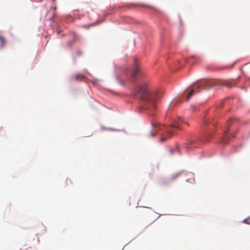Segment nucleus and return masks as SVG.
<instances>
[{"label": "nucleus", "mask_w": 250, "mask_h": 250, "mask_svg": "<svg viewBox=\"0 0 250 250\" xmlns=\"http://www.w3.org/2000/svg\"><path fill=\"white\" fill-rule=\"evenodd\" d=\"M85 78V76L81 74H77L74 76V79L77 82L82 81Z\"/></svg>", "instance_id": "nucleus-6"}, {"label": "nucleus", "mask_w": 250, "mask_h": 250, "mask_svg": "<svg viewBox=\"0 0 250 250\" xmlns=\"http://www.w3.org/2000/svg\"><path fill=\"white\" fill-rule=\"evenodd\" d=\"M0 42L1 47H3L5 45V40L2 37H0Z\"/></svg>", "instance_id": "nucleus-9"}, {"label": "nucleus", "mask_w": 250, "mask_h": 250, "mask_svg": "<svg viewBox=\"0 0 250 250\" xmlns=\"http://www.w3.org/2000/svg\"><path fill=\"white\" fill-rule=\"evenodd\" d=\"M132 95L142 101L140 106L141 109L153 111L156 109L157 98L150 92L147 83H142L136 86L132 91Z\"/></svg>", "instance_id": "nucleus-1"}, {"label": "nucleus", "mask_w": 250, "mask_h": 250, "mask_svg": "<svg viewBox=\"0 0 250 250\" xmlns=\"http://www.w3.org/2000/svg\"><path fill=\"white\" fill-rule=\"evenodd\" d=\"M221 83L216 80H208L201 82L194 86V88L192 89L187 96L186 100H189L190 97L196 92H199L202 89H208L213 86L221 84Z\"/></svg>", "instance_id": "nucleus-3"}, {"label": "nucleus", "mask_w": 250, "mask_h": 250, "mask_svg": "<svg viewBox=\"0 0 250 250\" xmlns=\"http://www.w3.org/2000/svg\"><path fill=\"white\" fill-rule=\"evenodd\" d=\"M250 220V217L244 219L243 220V222L245 224L250 225V222L249 221Z\"/></svg>", "instance_id": "nucleus-10"}, {"label": "nucleus", "mask_w": 250, "mask_h": 250, "mask_svg": "<svg viewBox=\"0 0 250 250\" xmlns=\"http://www.w3.org/2000/svg\"><path fill=\"white\" fill-rule=\"evenodd\" d=\"M178 176V174H176L175 175H174L173 177V179H175L176 178H177Z\"/></svg>", "instance_id": "nucleus-13"}, {"label": "nucleus", "mask_w": 250, "mask_h": 250, "mask_svg": "<svg viewBox=\"0 0 250 250\" xmlns=\"http://www.w3.org/2000/svg\"><path fill=\"white\" fill-rule=\"evenodd\" d=\"M208 137V136L206 137V138L204 139V142H208L209 141V139Z\"/></svg>", "instance_id": "nucleus-12"}, {"label": "nucleus", "mask_w": 250, "mask_h": 250, "mask_svg": "<svg viewBox=\"0 0 250 250\" xmlns=\"http://www.w3.org/2000/svg\"><path fill=\"white\" fill-rule=\"evenodd\" d=\"M193 143L192 140H189L188 141L187 143L185 145L184 147L186 149V151H188V149L191 148L192 144Z\"/></svg>", "instance_id": "nucleus-7"}, {"label": "nucleus", "mask_w": 250, "mask_h": 250, "mask_svg": "<svg viewBox=\"0 0 250 250\" xmlns=\"http://www.w3.org/2000/svg\"><path fill=\"white\" fill-rule=\"evenodd\" d=\"M183 123H184L183 119L182 118H179L175 124L172 125L171 126H166L159 124L156 121L153 120L151 122L152 129L150 132L149 134L151 137H153L155 135L158 130H163L164 133L162 135L161 141L164 142L167 138H170L171 137L173 133L172 131L173 127L177 129H181V125Z\"/></svg>", "instance_id": "nucleus-2"}, {"label": "nucleus", "mask_w": 250, "mask_h": 250, "mask_svg": "<svg viewBox=\"0 0 250 250\" xmlns=\"http://www.w3.org/2000/svg\"><path fill=\"white\" fill-rule=\"evenodd\" d=\"M229 122H230L229 121H228V125H230V124H229Z\"/></svg>", "instance_id": "nucleus-14"}, {"label": "nucleus", "mask_w": 250, "mask_h": 250, "mask_svg": "<svg viewBox=\"0 0 250 250\" xmlns=\"http://www.w3.org/2000/svg\"><path fill=\"white\" fill-rule=\"evenodd\" d=\"M146 7L150 8H153L152 7H150V6H146Z\"/></svg>", "instance_id": "nucleus-15"}, {"label": "nucleus", "mask_w": 250, "mask_h": 250, "mask_svg": "<svg viewBox=\"0 0 250 250\" xmlns=\"http://www.w3.org/2000/svg\"><path fill=\"white\" fill-rule=\"evenodd\" d=\"M230 138V136L228 134L227 131H225L224 136L221 139V142L222 144L226 145L229 143Z\"/></svg>", "instance_id": "nucleus-5"}, {"label": "nucleus", "mask_w": 250, "mask_h": 250, "mask_svg": "<svg viewBox=\"0 0 250 250\" xmlns=\"http://www.w3.org/2000/svg\"><path fill=\"white\" fill-rule=\"evenodd\" d=\"M142 74V71L140 66L137 62L136 59L134 60V65L131 70L130 75L129 78V80L132 83L135 82L136 78L137 77L141 76Z\"/></svg>", "instance_id": "nucleus-4"}, {"label": "nucleus", "mask_w": 250, "mask_h": 250, "mask_svg": "<svg viewBox=\"0 0 250 250\" xmlns=\"http://www.w3.org/2000/svg\"><path fill=\"white\" fill-rule=\"evenodd\" d=\"M95 24L96 23H93V24H91L86 25H85L84 26V27L85 29H88L89 27H90L91 26H94L95 25Z\"/></svg>", "instance_id": "nucleus-11"}, {"label": "nucleus", "mask_w": 250, "mask_h": 250, "mask_svg": "<svg viewBox=\"0 0 250 250\" xmlns=\"http://www.w3.org/2000/svg\"><path fill=\"white\" fill-rule=\"evenodd\" d=\"M176 152H179V149L177 146H176L173 149H170V152L171 154H173Z\"/></svg>", "instance_id": "nucleus-8"}]
</instances>
